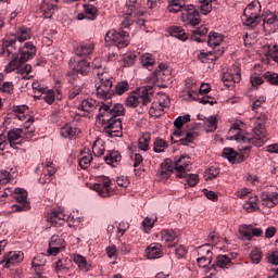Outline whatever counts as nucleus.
<instances>
[{"label": "nucleus", "mask_w": 278, "mask_h": 278, "mask_svg": "<svg viewBox=\"0 0 278 278\" xmlns=\"http://www.w3.org/2000/svg\"><path fill=\"white\" fill-rule=\"evenodd\" d=\"M125 114V106L123 104H114L110 106V102L106 104H100V113L97 114V123L105 125L104 132L109 138H121L123 136V122L118 116Z\"/></svg>", "instance_id": "obj_1"}, {"label": "nucleus", "mask_w": 278, "mask_h": 278, "mask_svg": "<svg viewBox=\"0 0 278 278\" xmlns=\"http://www.w3.org/2000/svg\"><path fill=\"white\" fill-rule=\"evenodd\" d=\"M253 131V137H247L244 132L240 130V125L233 124L228 131L227 139L236 140L241 144H254L255 147H263L264 142H266V127L258 122Z\"/></svg>", "instance_id": "obj_2"}, {"label": "nucleus", "mask_w": 278, "mask_h": 278, "mask_svg": "<svg viewBox=\"0 0 278 278\" xmlns=\"http://www.w3.org/2000/svg\"><path fill=\"white\" fill-rule=\"evenodd\" d=\"M168 12L177 14L181 12V20L185 25L197 27L201 23L199 11L192 4H186V0H169Z\"/></svg>", "instance_id": "obj_3"}, {"label": "nucleus", "mask_w": 278, "mask_h": 278, "mask_svg": "<svg viewBox=\"0 0 278 278\" xmlns=\"http://www.w3.org/2000/svg\"><path fill=\"white\" fill-rule=\"evenodd\" d=\"M96 90L98 99H103V103H110L112 105V98L114 97V91H112V76L105 70H100L97 72L96 77Z\"/></svg>", "instance_id": "obj_4"}, {"label": "nucleus", "mask_w": 278, "mask_h": 278, "mask_svg": "<svg viewBox=\"0 0 278 278\" xmlns=\"http://www.w3.org/2000/svg\"><path fill=\"white\" fill-rule=\"evenodd\" d=\"M151 97H153V87L146 86L138 90V94H130L126 98V108H138L140 105V99L142 105H149L151 103Z\"/></svg>", "instance_id": "obj_5"}, {"label": "nucleus", "mask_w": 278, "mask_h": 278, "mask_svg": "<svg viewBox=\"0 0 278 278\" xmlns=\"http://www.w3.org/2000/svg\"><path fill=\"white\" fill-rule=\"evenodd\" d=\"M257 3L260 2L250 3L243 11L242 21L247 27H257V23H260V14H257V9H255Z\"/></svg>", "instance_id": "obj_6"}, {"label": "nucleus", "mask_w": 278, "mask_h": 278, "mask_svg": "<svg viewBox=\"0 0 278 278\" xmlns=\"http://www.w3.org/2000/svg\"><path fill=\"white\" fill-rule=\"evenodd\" d=\"M192 164V160L188 155H181L179 159L175 161V170L176 177L178 179H184L187 173H190V166Z\"/></svg>", "instance_id": "obj_7"}, {"label": "nucleus", "mask_w": 278, "mask_h": 278, "mask_svg": "<svg viewBox=\"0 0 278 278\" xmlns=\"http://www.w3.org/2000/svg\"><path fill=\"white\" fill-rule=\"evenodd\" d=\"M33 136H34V131L25 132V130L21 128H16V129L9 130L8 140L11 147L14 149L16 144H21V138H26L27 140H29V138H31Z\"/></svg>", "instance_id": "obj_8"}, {"label": "nucleus", "mask_w": 278, "mask_h": 278, "mask_svg": "<svg viewBox=\"0 0 278 278\" xmlns=\"http://www.w3.org/2000/svg\"><path fill=\"white\" fill-rule=\"evenodd\" d=\"M64 247H66L64 239L60 238L58 235H53L50 239L47 253L48 255H58V253L64 251Z\"/></svg>", "instance_id": "obj_9"}, {"label": "nucleus", "mask_w": 278, "mask_h": 278, "mask_svg": "<svg viewBox=\"0 0 278 278\" xmlns=\"http://www.w3.org/2000/svg\"><path fill=\"white\" fill-rule=\"evenodd\" d=\"M14 199L17 201V203H20V205H15L16 212H25V210H29L27 191L25 189L16 188L14 192Z\"/></svg>", "instance_id": "obj_10"}, {"label": "nucleus", "mask_w": 278, "mask_h": 278, "mask_svg": "<svg viewBox=\"0 0 278 278\" xmlns=\"http://www.w3.org/2000/svg\"><path fill=\"white\" fill-rule=\"evenodd\" d=\"M112 184V180L108 177H102L100 182L93 185V190L98 192L100 197H110L112 194V190L110 189V186Z\"/></svg>", "instance_id": "obj_11"}, {"label": "nucleus", "mask_w": 278, "mask_h": 278, "mask_svg": "<svg viewBox=\"0 0 278 278\" xmlns=\"http://www.w3.org/2000/svg\"><path fill=\"white\" fill-rule=\"evenodd\" d=\"M223 157H226L230 164H240V162H244V160L249 157V154H241L231 148H225L223 151Z\"/></svg>", "instance_id": "obj_12"}, {"label": "nucleus", "mask_w": 278, "mask_h": 278, "mask_svg": "<svg viewBox=\"0 0 278 278\" xmlns=\"http://www.w3.org/2000/svg\"><path fill=\"white\" fill-rule=\"evenodd\" d=\"M101 104L108 105V103H105L103 101L97 102L92 99H87L81 102V110H83V112H87V114H91V116L97 111H98V114H101V110H100Z\"/></svg>", "instance_id": "obj_13"}, {"label": "nucleus", "mask_w": 278, "mask_h": 278, "mask_svg": "<svg viewBox=\"0 0 278 278\" xmlns=\"http://www.w3.org/2000/svg\"><path fill=\"white\" fill-rule=\"evenodd\" d=\"M23 262V253L21 252H9L4 260L0 262V264H4V268H10V266H14V264H21Z\"/></svg>", "instance_id": "obj_14"}, {"label": "nucleus", "mask_w": 278, "mask_h": 278, "mask_svg": "<svg viewBox=\"0 0 278 278\" xmlns=\"http://www.w3.org/2000/svg\"><path fill=\"white\" fill-rule=\"evenodd\" d=\"M25 49L20 54L18 64H25L28 60H31L36 55V47L31 42L25 45Z\"/></svg>", "instance_id": "obj_15"}, {"label": "nucleus", "mask_w": 278, "mask_h": 278, "mask_svg": "<svg viewBox=\"0 0 278 278\" xmlns=\"http://www.w3.org/2000/svg\"><path fill=\"white\" fill-rule=\"evenodd\" d=\"M155 81L160 88H166L170 81V70H161L155 72Z\"/></svg>", "instance_id": "obj_16"}, {"label": "nucleus", "mask_w": 278, "mask_h": 278, "mask_svg": "<svg viewBox=\"0 0 278 278\" xmlns=\"http://www.w3.org/2000/svg\"><path fill=\"white\" fill-rule=\"evenodd\" d=\"M81 130L75 126V124H65L61 128V136L63 138H70V140H73Z\"/></svg>", "instance_id": "obj_17"}, {"label": "nucleus", "mask_w": 278, "mask_h": 278, "mask_svg": "<svg viewBox=\"0 0 278 278\" xmlns=\"http://www.w3.org/2000/svg\"><path fill=\"white\" fill-rule=\"evenodd\" d=\"M123 160V156L121 155V152L111 150L108 152V154L104 156V162L109 164V166H118L121 164V161Z\"/></svg>", "instance_id": "obj_18"}, {"label": "nucleus", "mask_w": 278, "mask_h": 278, "mask_svg": "<svg viewBox=\"0 0 278 278\" xmlns=\"http://www.w3.org/2000/svg\"><path fill=\"white\" fill-rule=\"evenodd\" d=\"M173 161L170 159H166L162 164L161 167L159 169V175L163 178V179H168V177H170V175H173Z\"/></svg>", "instance_id": "obj_19"}, {"label": "nucleus", "mask_w": 278, "mask_h": 278, "mask_svg": "<svg viewBox=\"0 0 278 278\" xmlns=\"http://www.w3.org/2000/svg\"><path fill=\"white\" fill-rule=\"evenodd\" d=\"M118 38H121V33L116 31V29H111L106 33L104 40L109 47H121L123 43L118 42Z\"/></svg>", "instance_id": "obj_20"}, {"label": "nucleus", "mask_w": 278, "mask_h": 278, "mask_svg": "<svg viewBox=\"0 0 278 278\" xmlns=\"http://www.w3.org/2000/svg\"><path fill=\"white\" fill-rule=\"evenodd\" d=\"M80 155L81 156L78 161V164H79L80 168L86 170V168H88L90 166V164H92V153L90 152V149L85 148L81 151Z\"/></svg>", "instance_id": "obj_21"}, {"label": "nucleus", "mask_w": 278, "mask_h": 278, "mask_svg": "<svg viewBox=\"0 0 278 278\" xmlns=\"http://www.w3.org/2000/svg\"><path fill=\"white\" fill-rule=\"evenodd\" d=\"M261 199L262 204L265 205V207H275V205H278L277 193L263 192Z\"/></svg>", "instance_id": "obj_22"}, {"label": "nucleus", "mask_w": 278, "mask_h": 278, "mask_svg": "<svg viewBox=\"0 0 278 278\" xmlns=\"http://www.w3.org/2000/svg\"><path fill=\"white\" fill-rule=\"evenodd\" d=\"M64 218H66V215L61 211H52L48 215V222L54 227H58V225H64Z\"/></svg>", "instance_id": "obj_23"}, {"label": "nucleus", "mask_w": 278, "mask_h": 278, "mask_svg": "<svg viewBox=\"0 0 278 278\" xmlns=\"http://www.w3.org/2000/svg\"><path fill=\"white\" fill-rule=\"evenodd\" d=\"M88 75L90 73V62L81 60L73 67V75Z\"/></svg>", "instance_id": "obj_24"}, {"label": "nucleus", "mask_w": 278, "mask_h": 278, "mask_svg": "<svg viewBox=\"0 0 278 278\" xmlns=\"http://www.w3.org/2000/svg\"><path fill=\"white\" fill-rule=\"evenodd\" d=\"M222 81H224V84L230 88V86H233V84H238V81H240V72L237 71L236 74H231L229 72L224 73Z\"/></svg>", "instance_id": "obj_25"}, {"label": "nucleus", "mask_w": 278, "mask_h": 278, "mask_svg": "<svg viewBox=\"0 0 278 278\" xmlns=\"http://www.w3.org/2000/svg\"><path fill=\"white\" fill-rule=\"evenodd\" d=\"M166 105H168V100L167 102H159V103H152V106L149 111V114L152 118H160V115L163 114L164 112V108H166Z\"/></svg>", "instance_id": "obj_26"}, {"label": "nucleus", "mask_w": 278, "mask_h": 278, "mask_svg": "<svg viewBox=\"0 0 278 278\" xmlns=\"http://www.w3.org/2000/svg\"><path fill=\"white\" fill-rule=\"evenodd\" d=\"M160 253H162V247L157 243L150 244L146 250L148 260H156V257H160Z\"/></svg>", "instance_id": "obj_27"}, {"label": "nucleus", "mask_w": 278, "mask_h": 278, "mask_svg": "<svg viewBox=\"0 0 278 278\" xmlns=\"http://www.w3.org/2000/svg\"><path fill=\"white\" fill-rule=\"evenodd\" d=\"M31 38V29L28 27H22L17 30L16 36L13 40H17V42H25V40H29Z\"/></svg>", "instance_id": "obj_28"}, {"label": "nucleus", "mask_w": 278, "mask_h": 278, "mask_svg": "<svg viewBox=\"0 0 278 278\" xmlns=\"http://www.w3.org/2000/svg\"><path fill=\"white\" fill-rule=\"evenodd\" d=\"M16 43V39H7L2 42L1 55L2 58H10L12 55V47Z\"/></svg>", "instance_id": "obj_29"}, {"label": "nucleus", "mask_w": 278, "mask_h": 278, "mask_svg": "<svg viewBox=\"0 0 278 278\" xmlns=\"http://www.w3.org/2000/svg\"><path fill=\"white\" fill-rule=\"evenodd\" d=\"M243 210L248 211L249 213L257 212V210H260V205L257 204V197H252L247 202H244Z\"/></svg>", "instance_id": "obj_30"}, {"label": "nucleus", "mask_w": 278, "mask_h": 278, "mask_svg": "<svg viewBox=\"0 0 278 278\" xmlns=\"http://www.w3.org/2000/svg\"><path fill=\"white\" fill-rule=\"evenodd\" d=\"M94 51V43H85L76 48V55H90Z\"/></svg>", "instance_id": "obj_31"}, {"label": "nucleus", "mask_w": 278, "mask_h": 278, "mask_svg": "<svg viewBox=\"0 0 278 278\" xmlns=\"http://www.w3.org/2000/svg\"><path fill=\"white\" fill-rule=\"evenodd\" d=\"M200 257H206V262H212V244H204L198 249Z\"/></svg>", "instance_id": "obj_32"}, {"label": "nucleus", "mask_w": 278, "mask_h": 278, "mask_svg": "<svg viewBox=\"0 0 278 278\" xmlns=\"http://www.w3.org/2000/svg\"><path fill=\"white\" fill-rule=\"evenodd\" d=\"M207 36V28L205 26H200L193 30V40L195 42H203Z\"/></svg>", "instance_id": "obj_33"}, {"label": "nucleus", "mask_w": 278, "mask_h": 278, "mask_svg": "<svg viewBox=\"0 0 278 278\" xmlns=\"http://www.w3.org/2000/svg\"><path fill=\"white\" fill-rule=\"evenodd\" d=\"M55 4H51L49 7V0L43 1L42 5H41V10L43 12V17L45 18H51V16H53V14H55Z\"/></svg>", "instance_id": "obj_34"}, {"label": "nucleus", "mask_w": 278, "mask_h": 278, "mask_svg": "<svg viewBox=\"0 0 278 278\" xmlns=\"http://www.w3.org/2000/svg\"><path fill=\"white\" fill-rule=\"evenodd\" d=\"M223 42V36L218 33H210L207 45L208 47H218Z\"/></svg>", "instance_id": "obj_35"}, {"label": "nucleus", "mask_w": 278, "mask_h": 278, "mask_svg": "<svg viewBox=\"0 0 278 278\" xmlns=\"http://www.w3.org/2000/svg\"><path fill=\"white\" fill-rule=\"evenodd\" d=\"M220 175V168L216 166H211L208 167L205 173L204 177L206 181H212V179H216Z\"/></svg>", "instance_id": "obj_36"}, {"label": "nucleus", "mask_w": 278, "mask_h": 278, "mask_svg": "<svg viewBox=\"0 0 278 278\" xmlns=\"http://www.w3.org/2000/svg\"><path fill=\"white\" fill-rule=\"evenodd\" d=\"M170 36H174V38H178V40L186 41L188 40V35L186 34V30L179 26H175L170 30Z\"/></svg>", "instance_id": "obj_37"}, {"label": "nucleus", "mask_w": 278, "mask_h": 278, "mask_svg": "<svg viewBox=\"0 0 278 278\" xmlns=\"http://www.w3.org/2000/svg\"><path fill=\"white\" fill-rule=\"evenodd\" d=\"M214 1L216 0H199L201 14L207 16V14L212 12V3H214Z\"/></svg>", "instance_id": "obj_38"}, {"label": "nucleus", "mask_w": 278, "mask_h": 278, "mask_svg": "<svg viewBox=\"0 0 278 278\" xmlns=\"http://www.w3.org/2000/svg\"><path fill=\"white\" fill-rule=\"evenodd\" d=\"M151 142V134L146 132L139 138L138 147L141 151H149V143Z\"/></svg>", "instance_id": "obj_39"}, {"label": "nucleus", "mask_w": 278, "mask_h": 278, "mask_svg": "<svg viewBox=\"0 0 278 278\" xmlns=\"http://www.w3.org/2000/svg\"><path fill=\"white\" fill-rule=\"evenodd\" d=\"M85 15L88 21H94L97 18V8L92 4H84Z\"/></svg>", "instance_id": "obj_40"}, {"label": "nucleus", "mask_w": 278, "mask_h": 278, "mask_svg": "<svg viewBox=\"0 0 278 278\" xmlns=\"http://www.w3.org/2000/svg\"><path fill=\"white\" fill-rule=\"evenodd\" d=\"M216 266L218 268H229L231 266V258L227 255H219L216 258Z\"/></svg>", "instance_id": "obj_41"}, {"label": "nucleus", "mask_w": 278, "mask_h": 278, "mask_svg": "<svg viewBox=\"0 0 278 278\" xmlns=\"http://www.w3.org/2000/svg\"><path fill=\"white\" fill-rule=\"evenodd\" d=\"M252 230L253 226L251 225H241L239 227V233L242 236V238H245V240H251L253 238V235H251Z\"/></svg>", "instance_id": "obj_42"}, {"label": "nucleus", "mask_w": 278, "mask_h": 278, "mask_svg": "<svg viewBox=\"0 0 278 278\" xmlns=\"http://www.w3.org/2000/svg\"><path fill=\"white\" fill-rule=\"evenodd\" d=\"M161 238L163 242L168 244L169 242H175V238H177V235H175V231L173 230H163L161 231Z\"/></svg>", "instance_id": "obj_43"}, {"label": "nucleus", "mask_w": 278, "mask_h": 278, "mask_svg": "<svg viewBox=\"0 0 278 278\" xmlns=\"http://www.w3.org/2000/svg\"><path fill=\"white\" fill-rule=\"evenodd\" d=\"M5 73H12L13 71H18V55L13 54L12 60L4 68Z\"/></svg>", "instance_id": "obj_44"}, {"label": "nucleus", "mask_w": 278, "mask_h": 278, "mask_svg": "<svg viewBox=\"0 0 278 278\" xmlns=\"http://www.w3.org/2000/svg\"><path fill=\"white\" fill-rule=\"evenodd\" d=\"M73 260L80 270H88V262L84 256L76 254Z\"/></svg>", "instance_id": "obj_45"}, {"label": "nucleus", "mask_w": 278, "mask_h": 278, "mask_svg": "<svg viewBox=\"0 0 278 278\" xmlns=\"http://www.w3.org/2000/svg\"><path fill=\"white\" fill-rule=\"evenodd\" d=\"M117 42H121L122 46H115L117 49H125L129 45V34L127 31L119 33V38Z\"/></svg>", "instance_id": "obj_46"}, {"label": "nucleus", "mask_w": 278, "mask_h": 278, "mask_svg": "<svg viewBox=\"0 0 278 278\" xmlns=\"http://www.w3.org/2000/svg\"><path fill=\"white\" fill-rule=\"evenodd\" d=\"M182 179H186L188 186L190 188H194L197 184H199V175L198 174H188L186 173V177H182Z\"/></svg>", "instance_id": "obj_47"}, {"label": "nucleus", "mask_w": 278, "mask_h": 278, "mask_svg": "<svg viewBox=\"0 0 278 278\" xmlns=\"http://www.w3.org/2000/svg\"><path fill=\"white\" fill-rule=\"evenodd\" d=\"M141 64L144 68H149V66H153L155 64V59H153L152 54L146 53L141 55Z\"/></svg>", "instance_id": "obj_48"}, {"label": "nucleus", "mask_w": 278, "mask_h": 278, "mask_svg": "<svg viewBox=\"0 0 278 278\" xmlns=\"http://www.w3.org/2000/svg\"><path fill=\"white\" fill-rule=\"evenodd\" d=\"M186 123H190V115L186 114L175 119L174 126L176 129H181Z\"/></svg>", "instance_id": "obj_49"}, {"label": "nucleus", "mask_w": 278, "mask_h": 278, "mask_svg": "<svg viewBox=\"0 0 278 278\" xmlns=\"http://www.w3.org/2000/svg\"><path fill=\"white\" fill-rule=\"evenodd\" d=\"M165 149H168V142L164 139H157L154 141L155 153H162Z\"/></svg>", "instance_id": "obj_50"}, {"label": "nucleus", "mask_w": 278, "mask_h": 278, "mask_svg": "<svg viewBox=\"0 0 278 278\" xmlns=\"http://www.w3.org/2000/svg\"><path fill=\"white\" fill-rule=\"evenodd\" d=\"M0 92H5V94L14 93V83L13 81H4L0 85Z\"/></svg>", "instance_id": "obj_51"}, {"label": "nucleus", "mask_w": 278, "mask_h": 278, "mask_svg": "<svg viewBox=\"0 0 278 278\" xmlns=\"http://www.w3.org/2000/svg\"><path fill=\"white\" fill-rule=\"evenodd\" d=\"M127 90H129V83L127 81H121L117 83V85L115 86V92L116 94H125V92H127Z\"/></svg>", "instance_id": "obj_52"}, {"label": "nucleus", "mask_w": 278, "mask_h": 278, "mask_svg": "<svg viewBox=\"0 0 278 278\" xmlns=\"http://www.w3.org/2000/svg\"><path fill=\"white\" fill-rule=\"evenodd\" d=\"M27 110H29V108L27 105H20V106H14L13 112H15V114H20L17 115V118L20 121H25V112H27Z\"/></svg>", "instance_id": "obj_53"}, {"label": "nucleus", "mask_w": 278, "mask_h": 278, "mask_svg": "<svg viewBox=\"0 0 278 278\" xmlns=\"http://www.w3.org/2000/svg\"><path fill=\"white\" fill-rule=\"evenodd\" d=\"M217 123H218V118L215 115L211 116L210 118H206L205 125L210 127L207 131H216Z\"/></svg>", "instance_id": "obj_54"}, {"label": "nucleus", "mask_w": 278, "mask_h": 278, "mask_svg": "<svg viewBox=\"0 0 278 278\" xmlns=\"http://www.w3.org/2000/svg\"><path fill=\"white\" fill-rule=\"evenodd\" d=\"M250 257L253 264H260V262H262V251L258 249L252 250Z\"/></svg>", "instance_id": "obj_55"}, {"label": "nucleus", "mask_w": 278, "mask_h": 278, "mask_svg": "<svg viewBox=\"0 0 278 278\" xmlns=\"http://www.w3.org/2000/svg\"><path fill=\"white\" fill-rule=\"evenodd\" d=\"M193 141H194V131H189L187 132L186 137L179 139L180 144H182L184 147L190 144V142H193Z\"/></svg>", "instance_id": "obj_56"}, {"label": "nucleus", "mask_w": 278, "mask_h": 278, "mask_svg": "<svg viewBox=\"0 0 278 278\" xmlns=\"http://www.w3.org/2000/svg\"><path fill=\"white\" fill-rule=\"evenodd\" d=\"M265 78L267 79L268 84H271V86H278V74L267 72L265 74Z\"/></svg>", "instance_id": "obj_57"}, {"label": "nucleus", "mask_w": 278, "mask_h": 278, "mask_svg": "<svg viewBox=\"0 0 278 278\" xmlns=\"http://www.w3.org/2000/svg\"><path fill=\"white\" fill-rule=\"evenodd\" d=\"M263 25L264 27H266V25H277V16L273 13L267 14L263 20Z\"/></svg>", "instance_id": "obj_58"}, {"label": "nucleus", "mask_w": 278, "mask_h": 278, "mask_svg": "<svg viewBox=\"0 0 278 278\" xmlns=\"http://www.w3.org/2000/svg\"><path fill=\"white\" fill-rule=\"evenodd\" d=\"M81 86L79 85H75L68 92V99L73 100L75 99V97H77L78 94H81Z\"/></svg>", "instance_id": "obj_59"}, {"label": "nucleus", "mask_w": 278, "mask_h": 278, "mask_svg": "<svg viewBox=\"0 0 278 278\" xmlns=\"http://www.w3.org/2000/svg\"><path fill=\"white\" fill-rule=\"evenodd\" d=\"M154 225H155V219H151L149 217H146L144 220L142 222L144 231H151Z\"/></svg>", "instance_id": "obj_60"}, {"label": "nucleus", "mask_w": 278, "mask_h": 278, "mask_svg": "<svg viewBox=\"0 0 278 278\" xmlns=\"http://www.w3.org/2000/svg\"><path fill=\"white\" fill-rule=\"evenodd\" d=\"M106 254L110 260H116L118 252L116 251V245H109L106 248Z\"/></svg>", "instance_id": "obj_61"}, {"label": "nucleus", "mask_w": 278, "mask_h": 278, "mask_svg": "<svg viewBox=\"0 0 278 278\" xmlns=\"http://www.w3.org/2000/svg\"><path fill=\"white\" fill-rule=\"evenodd\" d=\"M43 100L46 101V103H48V105H51V103L55 101V91L48 90L43 97Z\"/></svg>", "instance_id": "obj_62"}, {"label": "nucleus", "mask_w": 278, "mask_h": 278, "mask_svg": "<svg viewBox=\"0 0 278 278\" xmlns=\"http://www.w3.org/2000/svg\"><path fill=\"white\" fill-rule=\"evenodd\" d=\"M125 66H134L136 64V54L130 53L124 58Z\"/></svg>", "instance_id": "obj_63"}, {"label": "nucleus", "mask_w": 278, "mask_h": 278, "mask_svg": "<svg viewBox=\"0 0 278 278\" xmlns=\"http://www.w3.org/2000/svg\"><path fill=\"white\" fill-rule=\"evenodd\" d=\"M92 66L94 75H97L98 71H105V68H103V65L101 64V58H96L92 62Z\"/></svg>", "instance_id": "obj_64"}]
</instances>
